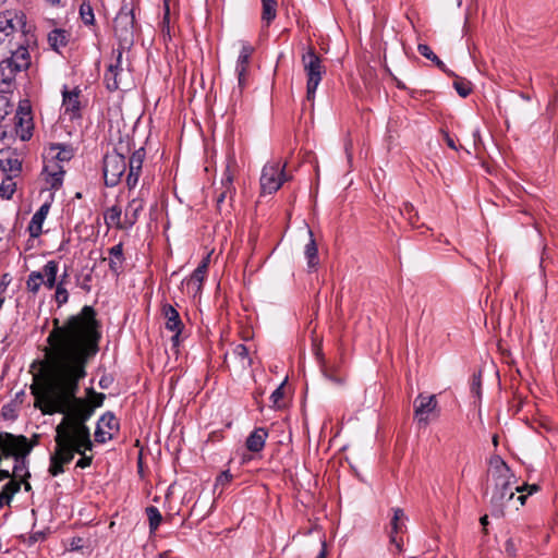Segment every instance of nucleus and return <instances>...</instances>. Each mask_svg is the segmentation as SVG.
<instances>
[{
  "label": "nucleus",
  "mask_w": 558,
  "mask_h": 558,
  "mask_svg": "<svg viewBox=\"0 0 558 558\" xmlns=\"http://www.w3.org/2000/svg\"><path fill=\"white\" fill-rule=\"evenodd\" d=\"M24 15L5 11L0 13V56L4 57L8 49L13 48L14 37L23 33Z\"/></svg>",
  "instance_id": "7"
},
{
  "label": "nucleus",
  "mask_w": 558,
  "mask_h": 558,
  "mask_svg": "<svg viewBox=\"0 0 558 558\" xmlns=\"http://www.w3.org/2000/svg\"><path fill=\"white\" fill-rule=\"evenodd\" d=\"M146 514H147L148 522H149V530L153 533L160 525V523L162 521V515H161L160 511L154 506L146 508Z\"/></svg>",
  "instance_id": "34"
},
{
  "label": "nucleus",
  "mask_w": 558,
  "mask_h": 558,
  "mask_svg": "<svg viewBox=\"0 0 558 558\" xmlns=\"http://www.w3.org/2000/svg\"><path fill=\"white\" fill-rule=\"evenodd\" d=\"M13 106L11 105L9 97L4 94H0V121H2L11 111Z\"/></svg>",
  "instance_id": "42"
},
{
  "label": "nucleus",
  "mask_w": 558,
  "mask_h": 558,
  "mask_svg": "<svg viewBox=\"0 0 558 558\" xmlns=\"http://www.w3.org/2000/svg\"><path fill=\"white\" fill-rule=\"evenodd\" d=\"M123 262V245L119 243L109 250V267L114 274H119Z\"/></svg>",
  "instance_id": "22"
},
{
  "label": "nucleus",
  "mask_w": 558,
  "mask_h": 558,
  "mask_svg": "<svg viewBox=\"0 0 558 558\" xmlns=\"http://www.w3.org/2000/svg\"><path fill=\"white\" fill-rule=\"evenodd\" d=\"M122 62V51H118L116 61L110 63L105 76L104 81L106 83L107 88L110 92L117 90L120 88L122 78L125 75V71L121 64Z\"/></svg>",
  "instance_id": "11"
},
{
  "label": "nucleus",
  "mask_w": 558,
  "mask_h": 558,
  "mask_svg": "<svg viewBox=\"0 0 558 558\" xmlns=\"http://www.w3.org/2000/svg\"><path fill=\"white\" fill-rule=\"evenodd\" d=\"M210 260V254H208L198 267L193 271V274L183 281V284L186 287L187 291L192 293L194 296L201 293L203 281L206 277L208 265Z\"/></svg>",
  "instance_id": "13"
},
{
  "label": "nucleus",
  "mask_w": 558,
  "mask_h": 558,
  "mask_svg": "<svg viewBox=\"0 0 558 558\" xmlns=\"http://www.w3.org/2000/svg\"><path fill=\"white\" fill-rule=\"evenodd\" d=\"M93 448V442L90 441V446L87 448L85 446L78 445L76 440H72V442L68 446V450L70 452V458L65 460L63 451L60 450V446L56 442V448L53 453L50 457V465L48 472L52 476H57L64 472L63 465L70 463L75 453L81 454V458L76 462V466L81 469H85L92 464L93 456H87L85 452L90 451Z\"/></svg>",
  "instance_id": "4"
},
{
  "label": "nucleus",
  "mask_w": 558,
  "mask_h": 558,
  "mask_svg": "<svg viewBox=\"0 0 558 558\" xmlns=\"http://www.w3.org/2000/svg\"><path fill=\"white\" fill-rule=\"evenodd\" d=\"M253 52L254 47L251 44L244 41L241 43V49L239 52L235 66L240 88H242L245 85V74Z\"/></svg>",
  "instance_id": "15"
},
{
  "label": "nucleus",
  "mask_w": 558,
  "mask_h": 558,
  "mask_svg": "<svg viewBox=\"0 0 558 558\" xmlns=\"http://www.w3.org/2000/svg\"><path fill=\"white\" fill-rule=\"evenodd\" d=\"M538 489L539 487L536 484H523L522 486H515L514 490L520 493L517 500L521 506H523L525 504L527 496L538 492Z\"/></svg>",
  "instance_id": "35"
},
{
  "label": "nucleus",
  "mask_w": 558,
  "mask_h": 558,
  "mask_svg": "<svg viewBox=\"0 0 558 558\" xmlns=\"http://www.w3.org/2000/svg\"><path fill=\"white\" fill-rule=\"evenodd\" d=\"M453 86L461 97L469 96L472 90L471 83L464 78H457L453 83Z\"/></svg>",
  "instance_id": "39"
},
{
  "label": "nucleus",
  "mask_w": 558,
  "mask_h": 558,
  "mask_svg": "<svg viewBox=\"0 0 558 558\" xmlns=\"http://www.w3.org/2000/svg\"><path fill=\"white\" fill-rule=\"evenodd\" d=\"M43 284L46 286L49 290H51L56 286L57 274H58V263L54 260H49L43 267Z\"/></svg>",
  "instance_id": "23"
},
{
  "label": "nucleus",
  "mask_w": 558,
  "mask_h": 558,
  "mask_svg": "<svg viewBox=\"0 0 558 558\" xmlns=\"http://www.w3.org/2000/svg\"><path fill=\"white\" fill-rule=\"evenodd\" d=\"M48 41L54 50H58L66 45V34L64 31L53 29L48 35Z\"/></svg>",
  "instance_id": "31"
},
{
  "label": "nucleus",
  "mask_w": 558,
  "mask_h": 558,
  "mask_svg": "<svg viewBox=\"0 0 558 558\" xmlns=\"http://www.w3.org/2000/svg\"><path fill=\"white\" fill-rule=\"evenodd\" d=\"M10 499L5 496V494L2 493V490L0 492V508L3 507V505L5 502H9Z\"/></svg>",
  "instance_id": "55"
},
{
  "label": "nucleus",
  "mask_w": 558,
  "mask_h": 558,
  "mask_svg": "<svg viewBox=\"0 0 558 558\" xmlns=\"http://www.w3.org/2000/svg\"><path fill=\"white\" fill-rule=\"evenodd\" d=\"M284 384H286V380L270 396L272 405L277 409H280L282 407L281 401L284 396Z\"/></svg>",
  "instance_id": "41"
},
{
  "label": "nucleus",
  "mask_w": 558,
  "mask_h": 558,
  "mask_svg": "<svg viewBox=\"0 0 558 558\" xmlns=\"http://www.w3.org/2000/svg\"><path fill=\"white\" fill-rule=\"evenodd\" d=\"M233 353L236 357H239L242 362L248 361V350L244 344L235 345Z\"/></svg>",
  "instance_id": "46"
},
{
  "label": "nucleus",
  "mask_w": 558,
  "mask_h": 558,
  "mask_svg": "<svg viewBox=\"0 0 558 558\" xmlns=\"http://www.w3.org/2000/svg\"><path fill=\"white\" fill-rule=\"evenodd\" d=\"M126 160L122 154L109 153L104 158V174H125Z\"/></svg>",
  "instance_id": "17"
},
{
  "label": "nucleus",
  "mask_w": 558,
  "mask_h": 558,
  "mask_svg": "<svg viewBox=\"0 0 558 558\" xmlns=\"http://www.w3.org/2000/svg\"><path fill=\"white\" fill-rule=\"evenodd\" d=\"M69 300L68 290L64 288L63 280L56 286V302L58 305L65 304Z\"/></svg>",
  "instance_id": "40"
},
{
  "label": "nucleus",
  "mask_w": 558,
  "mask_h": 558,
  "mask_svg": "<svg viewBox=\"0 0 558 558\" xmlns=\"http://www.w3.org/2000/svg\"><path fill=\"white\" fill-rule=\"evenodd\" d=\"M45 219L36 214L33 215L31 222L28 225V232L32 238H37L40 235L43 231V223Z\"/></svg>",
  "instance_id": "37"
},
{
  "label": "nucleus",
  "mask_w": 558,
  "mask_h": 558,
  "mask_svg": "<svg viewBox=\"0 0 558 558\" xmlns=\"http://www.w3.org/2000/svg\"><path fill=\"white\" fill-rule=\"evenodd\" d=\"M44 277L41 271H32L26 280V288L33 294H36L43 286Z\"/></svg>",
  "instance_id": "29"
},
{
  "label": "nucleus",
  "mask_w": 558,
  "mask_h": 558,
  "mask_svg": "<svg viewBox=\"0 0 558 558\" xmlns=\"http://www.w3.org/2000/svg\"><path fill=\"white\" fill-rule=\"evenodd\" d=\"M225 197H226V193H225V192H222V193H220V195L217 197V201L220 203V202H222V201L225 199Z\"/></svg>",
  "instance_id": "62"
},
{
  "label": "nucleus",
  "mask_w": 558,
  "mask_h": 558,
  "mask_svg": "<svg viewBox=\"0 0 558 558\" xmlns=\"http://www.w3.org/2000/svg\"><path fill=\"white\" fill-rule=\"evenodd\" d=\"M49 209H50V204L45 203L40 206V208L35 214L43 217L44 219H46V217L49 213Z\"/></svg>",
  "instance_id": "49"
},
{
  "label": "nucleus",
  "mask_w": 558,
  "mask_h": 558,
  "mask_svg": "<svg viewBox=\"0 0 558 558\" xmlns=\"http://www.w3.org/2000/svg\"><path fill=\"white\" fill-rule=\"evenodd\" d=\"M99 385H100L101 388H106L107 387L106 386V381H105L104 378L100 379Z\"/></svg>",
  "instance_id": "64"
},
{
  "label": "nucleus",
  "mask_w": 558,
  "mask_h": 558,
  "mask_svg": "<svg viewBox=\"0 0 558 558\" xmlns=\"http://www.w3.org/2000/svg\"><path fill=\"white\" fill-rule=\"evenodd\" d=\"M302 64L307 77L306 98L313 100L325 73V66L313 47H308L306 52L302 54Z\"/></svg>",
  "instance_id": "6"
},
{
  "label": "nucleus",
  "mask_w": 558,
  "mask_h": 558,
  "mask_svg": "<svg viewBox=\"0 0 558 558\" xmlns=\"http://www.w3.org/2000/svg\"><path fill=\"white\" fill-rule=\"evenodd\" d=\"M17 72L10 62L2 60L0 62V83L10 84Z\"/></svg>",
  "instance_id": "30"
},
{
  "label": "nucleus",
  "mask_w": 558,
  "mask_h": 558,
  "mask_svg": "<svg viewBox=\"0 0 558 558\" xmlns=\"http://www.w3.org/2000/svg\"><path fill=\"white\" fill-rule=\"evenodd\" d=\"M120 177H105V184L107 186H116L119 183Z\"/></svg>",
  "instance_id": "50"
},
{
  "label": "nucleus",
  "mask_w": 558,
  "mask_h": 558,
  "mask_svg": "<svg viewBox=\"0 0 558 558\" xmlns=\"http://www.w3.org/2000/svg\"><path fill=\"white\" fill-rule=\"evenodd\" d=\"M262 20L268 26L277 15V0H262Z\"/></svg>",
  "instance_id": "28"
},
{
  "label": "nucleus",
  "mask_w": 558,
  "mask_h": 558,
  "mask_svg": "<svg viewBox=\"0 0 558 558\" xmlns=\"http://www.w3.org/2000/svg\"><path fill=\"white\" fill-rule=\"evenodd\" d=\"M7 53H10L11 56L3 60L10 62L11 65L19 72L28 68L31 63V57L28 50L22 44L14 43L13 48L8 49Z\"/></svg>",
  "instance_id": "14"
},
{
  "label": "nucleus",
  "mask_w": 558,
  "mask_h": 558,
  "mask_svg": "<svg viewBox=\"0 0 558 558\" xmlns=\"http://www.w3.org/2000/svg\"><path fill=\"white\" fill-rule=\"evenodd\" d=\"M231 183V177H225L221 179V184L223 186L229 185Z\"/></svg>",
  "instance_id": "58"
},
{
  "label": "nucleus",
  "mask_w": 558,
  "mask_h": 558,
  "mask_svg": "<svg viewBox=\"0 0 558 558\" xmlns=\"http://www.w3.org/2000/svg\"><path fill=\"white\" fill-rule=\"evenodd\" d=\"M11 480L3 486L2 493L5 494V496L11 499L14 494H16L21 488V482L20 480L10 477Z\"/></svg>",
  "instance_id": "38"
},
{
  "label": "nucleus",
  "mask_w": 558,
  "mask_h": 558,
  "mask_svg": "<svg viewBox=\"0 0 558 558\" xmlns=\"http://www.w3.org/2000/svg\"><path fill=\"white\" fill-rule=\"evenodd\" d=\"M493 444H494L495 447L498 446V435H494L493 436Z\"/></svg>",
  "instance_id": "63"
},
{
  "label": "nucleus",
  "mask_w": 558,
  "mask_h": 558,
  "mask_svg": "<svg viewBox=\"0 0 558 558\" xmlns=\"http://www.w3.org/2000/svg\"><path fill=\"white\" fill-rule=\"evenodd\" d=\"M323 375L325 376V378H327L328 380H330L331 383L336 384V385H343L344 381H345V378L344 376H342L340 373H339V369L337 366L335 365H331V366H323Z\"/></svg>",
  "instance_id": "32"
},
{
  "label": "nucleus",
  "mask_w": 558,
  "mask_h": 558,
  "mask_svg": "<svg viewBox=\"0 0 558 558\" xmlns=\"http://www.w3.org/2000/svg\"><path fill=\"white\" fill-rule=\"evenodd\" d=\"M15 128L16 134L22 141H28L33 135V116L32 107L28 100L20 101L19 108L15 114Z\"/></svg>",
  "instance_id": "9"
},
{
  "label": "nucleus",
  "mask_w": 558,
  "mask_h": 558,
  "mask_svg": "<svg viewBox=\"0 0 558 558\" xmlns=\"http://www.w3.org/2000/svg\"><path fill=\"white\" fill-rule=\"evenodd\" d=\"M51 5H57L60 3L61 0H46Z\"/></svg>",
  "instance_id": "61"
},
{
  "label": "nucleus",
  "mask_w": 558,
  "mask_h": 558,
  "mask_svg": "<svg viewBox=\"0 0 558 558\" xmlns=\"http://www.w3.org/2000/svg\"><path fill=\"white\" fill-rule=\"evenodd\" d=\"M21 484L23 483L24 484V487L26 490H31V484L28 482H26L25 480L24 481H20Z\"/></svg>",
  "instance_id": "60"
},
{
  "label": "nucleus",
  "mask_w": 558,
  "mask_h": 558,
  "mask_svg": "<svg viewBox=\"0 0 558 558\" xmlns=\"http://www.w3.org/2000/svg\"><path fill=\"white\" fill-rule=\"evenodd\" d=\"M145 150L144 148H140L133 153V155L129 159V174H138L144 168L145 160Z\"/></svg>",
  "instance_id": "26"
},
{
  "label": "nucleus",
  "mask_w": 558,
  "mask_h": 558,
  "mask_svg": "<svg viewBox=\"0 0 558 558\" xmlns=\"http://www.w3.org/2000/svg\"><path fill=\"white\" fill-rule=\"evenodd\" d=\"M104 219L108 228L126 230V226H124V217L122 218V209L120 206L113 205L109 207L104 214Z\"/></svg>",
  "instance_id": "19"
},
{
  "label": "nucleus",
  "mask_w": 558,
  "mask_h": 558,
  "mask_svg": "<svg viewBox=\"0 0 558 558\" xmlns=\"http://www.w3.org/2000/svg\"><path fill=\"white\" fill-rule=\"evenodd\" d=\"M80 14L85 24H93L94 13L90 5L82 4L80 8Z\"/></svg>",
  "instance_id": "44"
},
{
  "label": "nucleus",
  "mask_w": 558,
  "mask_h": 558,
  "mask_svg": "<svg viewBox=\"0 0 558 558\" xmlns=\"http://www.w3.org/2000/svg\"><path fill=\"white\" fill-rule=\"evenodd\" d=\"M417 50L423 57L433 61L439 69L445 70V63L433 52L429 46L420 44Z\"/></svg>",
  "instance_id": "36"
},
{
  "label": "nucleus",
  "mask_w": 558,
  "mask_h": 558,
  "mask_svg": "<svg viewBox=\"0 0 558 558\" xmlns=\"http://www.w3.org/2000/svg\"><path fill=\"white\" fill-rule=\"evenodd\" d=\"M227 171L228 172H235L238 171L236 169V163L233 159H229L228 160V163H227Z\"/></svg>",
  "instance_id": "52"
},
{
  "label": "nucleus",
  "mask_w": 558,
  "mask_h": 558,
  "mask_svg": "<svg viewBox=\"0 0 558 558\" xmlns=\"http://www.w3.org/2000/svg\"><path fill=\"white\" fill-rule=\"evenodd\" d=\"M413 211V206L412 205H409V204H405L404 205V209L402 210V214H407L409 215V219L412 221V216H411V213Z\"/></svg>",
  "instance_id": "54"
},
{
  "label": "nucleus",
  "mask_w": 558,
  "mask_h": 558,
  "mask_svg": "<svg viewBox=\"0 0 558 558\" xmlns=\"http://www.w3.org/2000/svg\"><path fill=\"white\" fill-rule=\"evenodd\" d=\"M438 401L435 395L420 393L414 400V420L420 426H427L432 416L437 415Z\"/></svg>",
  "instance_id": "8"
},
{
  "label": "nucleus",
  "mask_w": 558,
  "mask_h": 558,
  "mask_svg": "<svg viewBox=\"0 0 558 558\" xmlns=\"http://www.w3.org/2000/svg\"><path fill=\"white\" fill-rule=\"evenodd\" d=\"M267 437L268 432L265 428L254 429L246 439V448L252 452L260 451L265 446Z\"/></svg>",
  "instance_id": "21"
},
{
  "label": "nucleus",
  "mask_w": 558,
  "mask_h": 558,
  "mask_svg": "<svg viewBox=\"0 0 558 558\" xmlns=\"http://www.w3.org/2000/svg\"><path fill=\"white\" fill-rule=\"evenodd\" d=\"M141 210L142 204L138 201L133 199L129 203L124 214V226H126V229H130L133 225H135L138 218V213Z\"/></svg>",
  "instance_id": "25"
},
{
  "label": "nucleus",
  "mask_w": 558,
  "mask_h": 558,
  "mask_svg": "<svg viewBox=\"0 0 558 558\" xmlns=\"http://www.w3.org/2000/svg\"><path fill=\"white\" fill-rule=\"evenodd\" d=\"M80 94H81V90L78 88H74L73 90L64 89L62 92V96H63L62 107L64 109V113L69 114L71 119H74L80 116V110H81Z\"/></svg>",
  "instance_id": "18"
},
{
  "label": "nucleus",
  "mask_w": 558,
  "mask_h": 558,
  "mask_svg": "<svg viewBox=\"0 0 558 558\" xmlns=\"http://www.w3.org/2000/svg\"><path fill=\"white\" fill-rule=\"evenodd\" d=\"M445 141L451 149L458 150L454 140L449 134H445Z\"/></svg>",
  "instance_id": "51"
},
{
  "label": "nucleus",
  "mask_w": 558,
  "mask_h": 558,
  "mask_svg": "<svg viewBox=\"0 0 558 558\" xmlns=\"http://www.w3.org/2000/svg\"><path fill=\"white\" fill-rule=\"evenodd\" d=\"M53 324L47 338L45 368L34 378L31 390L35 407L43 414H63L56 427L54 441L68 460V446L72 440L87 448L90 446L86 422L105 400L104 393L92 388L87 389L86 399L76 397L78 383L86 377V367L99 351L101 332L96 312L87 305L63 325L60 326L58 319Z\"/></svg>",
  "instance_id": "1"
},
{
  "label": "nucleus",
  "mask_w": 558,
  "mask_h": 558,
  "mask_svg": "<svg viewBox=\"0 0 558 558\" xmlns=\"http://www.w3.org/2000/svg\"><path fill=\"white\" fill-rule=\"evenodd\" d=\"M481 524L485 527L487 524H488V517L487 515H483L481 518Z\"/></svg>",
  "instance_id": "59"
},
{
  "label": "nucleus",
  "mask_w": 558,
  "mask_h": 558,
  "mask_svg": "<svg viewBox=\"0 0 558 558\" xmlns=\"http://www.w3.org/2000/svg\"><path fill=\"white\" fill-rule=\"evenodd\" d=\"M37 444L38 435L28 439L24 435L0 433V481L26 480L29 476L27 456Z\"/></svg>",
  "instance_id": "2"
},
{
  "label": "nucleus",
  "mask_w": 558,
  "mask_h": 558,
  "mask_svg": "<svg viewBox=\"0 0 558 558\" xmlns=\"http://www.w3.org/2000/svg\"><path fill=\"white\" fill-rule=\"evenodd\" d=\"M73 156L72 146L51 144L44 153L45 166L41 174H65V163H69Z\"/></svg>",
  "instance_id": "5"
},
{
  "label": "nucleus",
  "mask_w": 558,
  "mask_h": 558,
  "mask_svg": "<svg viewBox=\"0 0 558 558\" xmlns=\"http://www.w3.org/2000/svg\"><path fill=\"white\" fill-rule=\"evenodd\" d=\"M0 170L3 172H21L22 162L17 154L12 151H0Z\"/></svg>",
  "instance_id": "20"
},
{
  "label": "nucleus",
  "mask_w": 558,
  "mask_h": 558,
  "mask_svg": "<svg viewBox=\"0 0 558 558\" xmlns=\"http://www.w3.org/2000/svg\"><path fill=\"white\" fill-rule=\"evenodd\" d=\"M16 191V183L13 181V177H5L0 184V197L3 199H10Z\"/></svg>",
  "instance_id": "33"
},
{
  "label": "nucleus",
  "mask_w": 558,
  "mask_h": 558,
  "mask_svg": "<svg viewBox=\"0 0 558 558\" xmlns=\"http://www.w3.org/2000/svg\"><path fill=\"white\" fill-rule=\"evenodd\" d=\"M481 385H482L481 375H474L473 378H472L471 390L477 397H480V395H481Z\"/></svg>",
  "instance_id": "47"
},
{
  "label": "nucleus",
  "mask_w": 558,
  "mask_h": 558,
  "mask_svg": "<svg viewBox=\"0 0 558 558\" xmlns=\"http://www.w3.org/2000/svg\"><path fill=\"white\" fill-rule=\"evenodd\" d=\"M231 480H232V475L228 471H225L217 477L216 485L225 486V485L229 484L231 482Z\"/></svg>",
  "instance_id": "48"
},
{
  "label": "nucleus",
  "mask_w": 558,
  "mask_h": 558,
  "mask_svg": "<svg viewBox=\"0 0 558 558\" xmlns=\"http://www.w3.org/2000/svg\"><path fill=\"white\" fill-rule=\"evenodd\" d=\"M310 235V242L305 246L304 254L307 258L308 267H315L318 264V250L313 238V232L311 229H307Z\"/></svg>",
  "instance_id": "27"
},
{
  "label": "nucleus",
  "mask_w": 558,
  "mask_h": 558,
  "mask_svg": "<svg viewBox=\"0 0 558 558\" xmlns=\"http://www.w3.org/2000/svg\"><path fill=\"white\" fill-rule=\"evenodd\" d=\"M283 177H260V191L262 194H272L283 184L286 180Z\"/></svg>",
  "instance_id": "24"
},
{
  "label": "nucleus",
  "mask_w": 558,
  "mask_h": 558,
  "mask_svg": "<svg viewBox=\"0 0 558 558\" xmlns=\"http://www.w3.org/2000/svg\"><path fill=\"white\" fill-rule=\"evenodd\" d=\"M284 167L280 162H270L264 167L262 174H283Z\"/></svg>",
  "instance_id": "43"
},
{
  "label": "nucleus",
  "mask_w": 558,
  "mask_h": 558,
  "mask_svg": "<svg viewBox=\"0 0 558 558\" xmlns=\"http://www.w3.org/2000/svg\"><path fill=\"white\" fill-rule=\"evenodd\" d=\"M489 466L494 480V489L490 498L492 513L496 517H502L505 506L514 497L513 485L517 483L515 476L499 456L490 458Z\"/></svg>",
  "instance_id": "3"
},
{
  "label": "nucleus",
  "mask_w": 558,
  "mask_h": 558,
  "mask_svg": "<svg viewBox=\"0 0 558 558\" xmlns=\"http://www.w3.org/2000/svg\"><path fill=\"white\" fill-rule=\"evenodd\" d=\"M138 177H128V185L130 189H133L137 184Z\"/></svg>",
  "instance_id": "53"
},
{
  "label": "nucleus",
  "mask_w": 558,
  "mask_h": 558,
  "mask_svg": "<svg viewBox=\"0 0 558 558\" xmlns=\"http://www.w3.org/2000/svg\"><path fill=\"white\" fill-rule=\"evenodd\" d=\"M325 543H323V547H322V550L319 551V554L317 555L316 558H326V548H325Z\"/></svg>",
  "instance_id": "57"
},
{
  "label": "nucleus",
  "mask_w": 558,
  "mask_h": 558,
  "mask_svg": "<svg viewBox=\"0 0 558 558\" xmlns=\"http://www.w3.org/2000/svg\"><path fill=\"white\" fill-rule=\"evenodd\" d=\"M163 2H165L163 3L165 12H163V17H162V32L167 31V33L169 34V32H170V8H169L168 0H165Z\"/></svg>",
  "instance_id": "45"
},
{
  "label": "nucleus",
  "mask_w": 558,
  "mask_h": 558,
  "mask_svg": "<svg viewBox=\"0 0 558 558\" xmlns=\"http://www.w3.org/2000/svg\"><path fill=\"white\" fill-rule=\"evenodd\" d=\"M404 520H405L404 511L400 508H395L393 517L390 522V525H391L390 542H391V544H393L396 546L398 551L402 550L403 541L401 537H398V534L402 533L405 530Z\"/></svg>",
  "instance_id": "16"
},
{
  "label": "nucleus",
  "mask_w": 558,
  "mask_h": 558,
  "mask_svg": "<svg viewBox=\"0 0 558 558\" xmlns=\"http://www.w3.org/2000/svg\"><path fill=\"white\" fill-rule=\"evenodd\" d=\"M118 418L111 412H107L100 416L97 423V428L95 430V440L97 442L104 444L112 439L113 434L118 432Z\"/></svg>",
  "instance_id": "10"
},
{
  "label": "nucleus",
  "mask_w": 558,
  "mask_h": 558,
  "mask_svg": "<svg viewBox=\"0 0 558 558\" xmlns=\"http://www.w3.org/2000/svg\"><path fill=\"white\" fill-rule=\"evenodd\" d=\"M506 549L508 553L510 554H513L514 553V547H513V543L511 539L507 541L506 543Z\"/></svg>",
  "instance_id": "56"
},
{
  "label": "nucleus",
  "mask_w": 558,
  "mask_h": 558,
  "mask_svg": "<svg viewBox=\"0 0 558 558\" xmlns=\"http://www.w3.org/2000/svg\"><path fill=\"white\" fill-rule=\"evenodd\" d=\"M162 315L166 319V328L174 333L171 338L172 344L173 347H178L180 344V335L183 328L180 315L170 304H165L162 306Z\"/></svg>",
  "instance_id": "12"
}]
</instances>
